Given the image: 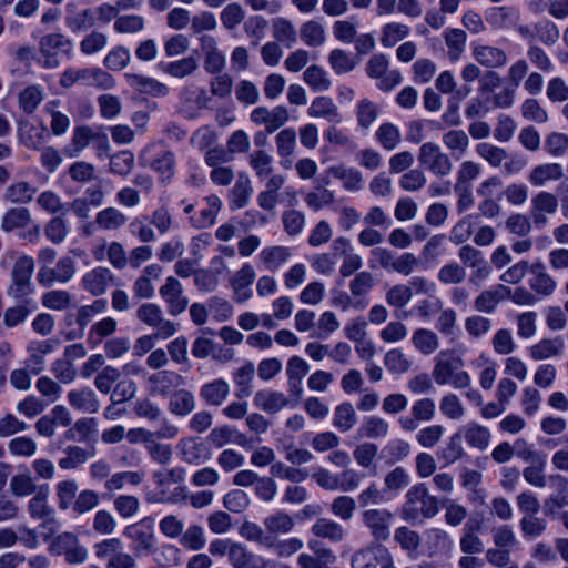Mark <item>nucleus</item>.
<instances>
[{
	"mask_svg": "<svg viewBox=\"0 0 568 568\" xmlns=\"http://www.w3.org/2000/svg\"><path fill=\"white\" fill-rule=\"evenodd\" d=\"M203 48L206 50L204 67L209 73L215 74L222 72L225 68V55L216 48L213 37H202Z\"/></svg>",
	"mask_w": 568,
	"mask_h": 568,
	"instance_id": "nucleus-40",
	"label": "nucleus"
},
{
	"mask_svg": "<svg viewBox=\"0 0 568 568\" xmlns=\"http://www.w3.org/2000/svg\"><path fill=\"white\" fill-rule=\"evenodd\" d=\"M44 99V90L40 84L24 88L18 95L20 109L28 114L33 113Z\"/></svg>",
	"mask_w": 568,
	"mask_h": 568,
	"instance_id": "nucleus-51",
	"label": "nucleus"
},
{
	"mask_svg": "<svg viewBox=\"0 0 568 568\" xmlns=\"http://www.w3.org/2000/svg\"><path fill=\"white\" fill-rule=\"evenodd\" d=\"M393 514L386 509H368L363 513V523L377 541H385L390 536Z\"/></svg>",
	"mask_w": 568,
	"mask_h": 568,
	"instance_id": "nucleus-14",
	"label": "nucleus"
},
{
	"mask_svg": "<svg viewBox=\"0 0 568 568\" xmlns=\"http://www.w3.org/2000/svg\"><path fill=\"white\" fill-rule=\"evenodd\" d=\"M555 493L545 500V514L554 515L558 509L568 506V479L560 474L549 476Z\"/></svg>",
	"mask_w": 568,
	"mask_h": 568,
	"instance_id": "nucleus-25",
	"label": "nucleus"
},
{
	"mask_svg": "<svg viewBox=\"0 0 568 568\" xmlns=\"http://www.w3.org/2000/svg\"><path fill=\"white\" fill-rule=\"evenodd\" d=\"M254 372L255 367L252 362H247L234 372L233 381L237 386V390L235 392L237 398H245L251 395V383L254 377Z\"/></svg>",
	"mask_w": 568,
	"mask_h": 568,
	"instance_id": "nucleus-61",
	"label": "nucleus"
},
{
	"mask_svg": "<svg viewBox=\"0 0 568 568\" xmlns=\"http://www.w3.org/2000/svg\"><path fill=\"white\" fill-rule=\"evenodd\" d=\"M194 275V283L203 292H212L219 283L217 275L209 270H195L193 262L180 261V276Z\"/></svg>",
	"mask_w": 568,
	"mask_h": 568,
	"instance_id": "nucleus-31",
	"label": "nucleus"
},
{
	"mask_svg": "<svg viewBox=\"0 0 568 568\" xmlns=\"http://www.w3.org/2000/svg\"><path fill=\"white\" fill-rule=\"evenodd\" d=\"M57 342L53 339L32 341L27 346L28 358L24 364L33 374L39 375L45 367V356L53 353Z\"/></svg>",
	"mask_w": 568,
	"mask_h": 568,
	"instance_id": "nucleus-17",
	"label": "nucleus"
},
{
	"mask_svg": "<svg viewBox=\"0 0 568 568\" xmlns=\"http://www.w3.org/2000/svg\"><path fill=\"white\" fill-rule=\"evenodd\" d=\"M453 545V539L444 529L430 528L425 531V547L429 556L449 554Z\"/></svg>",
	"mask_w": 568,
	"mask_h": 568,
	"instance_id": "nucleus-32",
	"label": "nucleus"
},
{
	"mask_svg": "<svg viewBox=\"0 0 568 568\" xmlns=\"http://www.w3.org/2000/svg\"><path fill=\"white\" fill-rule=\"evenodd\" d=\"M176 382L178 376L171 371H161L149 377L151 392L164 397L175 394Z\"/></svg>",
	"mask_w": 568,
	"mask_h": 568,
	"instance_id": "nucleus-38",
	"label": "nucleus"
},
{
	"mask_svg": "<svg viewBox=\"0 0 568 568\" xmlns=\"http://www.w3.org/2000/svg\"><path fill=\"white\" fill-rule=\"evenodd\" d=\"M417 160L419 165L437 178L448 176L453 172V162L447 153L435 142L420 145Z\"/></svg>",
	"mask_w": 568,
	"mask_h": 568,
	"instance_id": "nucleus-6",
	"label": "nucleus"
},
{
	"mask_svg": "<svg viewBox=\"0 0 568 568\" xmlns=\"http://www.w3.org/2000/svg\"><path fill=\"white\" fill-rule=\"evenodd\" d=\"M375 139L383 146V149L393 151L399 145L402 141V134L395 124L386 122L381 124L376 130Z\"/></svg>",
	"mask_w": 568,
	"mask_h": 568,
	"instance_id": "nucleus-64",
	"label": "nucleus"
},
{
	"mask_svg": "<svg viewBox=\"0 0 568 568\" xmlns=\"http://www.w3.org/2000/svg\"><path fill=\"white\" fill-rule=\"evenodd\" d=\"M37 193V189L29 182L19 181L10 184L4 193L3 200L13 204H28Z\"/></svg>",
	"mask_w": 568,
	"mask_h": 568,
	"instance_id": "nucleus-45",
	"label": "nucleus"
},
{
	"mask_svg": "<svg viewBox=\"0 0 568 568\" xmlns=\"http://www.w3.org/2000/svg\"><path fill=\"white\" fill-rule=\"evenodd\" d=\"M253 193L251 180L246 174H239L233 187L230 190V209L235 211L244 207Z\"/></svg>",
	"mask_w": 568,
	"mask_h": 568,
	"instance_id": "nucleus-39",
	"label": "nucleus"
},
{
	"mask_svg": "<svg viewBox=\"0 0 568 568\" xmlns=\"http://www.w3.org/2000/svg\"><path fill=\"white\" fill-rule=\"evenodd\" d=\"M564 344L560 338H542L529 348L531 358L544 361L561 354Z\"/></svg>",
	"mask_w": 568,
	"mask_h": 568,
	"instance_id": "nucleus-54",
	"label": "nucleus"
},
{
	"mask_svg": "<svg viewBox=\"0 0 568 568\" xmlns=\"http://www.w3.org/2000/svg\"><path fill=\"white\" fill-rule=\"evenodd\" d=\"M445 43L448 48L447 55L452 62H456L465 51L467 34L462 29H447L444 32Z\"/></svg>",
	"mask_w": 568,
	"mask_h": 568,
	"instance_id": "nucleus-56",
	"label": "nucleus"
},
{
	"mask_svg": "<svg viewBox=\"0 0 568 568\" xmlns=\"http://www.w3.org/2000/svg\"><path fill=\"white\" fill-rule=\"evenodd\" d=\"M291 256V248L282 245L266 246L258 254V258L270 272L280 270Z\"/></svg>",
	"mask_w": 568,
	"mask_h": 568,
	"instance_id": "nucleus-34",
	"label": "nucleus"
},
{
	"mask_svg": "<svg viewBox=\"0 0 568 568\" xmlns=\"http://www.w3.org/2000/svg\"><path fill=\"white\" fill-rule=\"evenodd\" d=\"M75 262L70 256H62L53 267L41 265L37 280L43 287H50L54 283L65 284L75 275Z\"/></svg>",
	"mask_w": 568,
	"mask_h": 568,
	"instance_id": "nucleus-10",
	"label": "nucleus"
},
{
	"mask_svg": "<svg viewBox=\"0 0 568 568\" xmlns=\"http://www.w3.org/2000/svg\"><path fill=\"white\" fill-rule=\"evenodd\" d=\"M40 62L47 69H54L60 64L58 53H70L72 41L62 33H50L40 40Z\"/></svg>",
	"mask_w": 568,
	"mask_h": 568,
	"instance_id": "nucleus-9",
	"label": "nucleus"
},
{
	"mask_svg": "<svg viewBox=\"0 0 568 568\" xmlns=\"http://www.w3.org/2000/svg\"><path fill=\"white\" fill-rule=\"evenodd\" d=\"M530 277L528 284L530 290L540 297H548L554 294L557 282L546 271L545 265L541 262H537L529 267Z\"/></svg>",
	"mask_w": 568,
	"mask_h": 568,
	"instance_id": "nucleus-21",
	"label": "nucleus"
},
{
	"mask_svg": "<svg viewBox=\"0 0 568 568\" xmlns=\"http://www.w3.org/2000/svg\"><path fill=\"white\" fill-rule=\"evenodd\" d=\"M462 438L464 437L467 445L480 452L485 450L490 443V430L475 422H470L459 429Z\"/></svg>",
	"mask_w": 568,
	"mask_h": 568,
	"instance_id": "nucleus-33",
	"label": "nucleus"
},
{
	"mask_svg": "<svg viewBox=\"0 0 568 568\" xmlns=\"http://www.w3.org/2000/svg\"><path fill=\"white\" fill-rule=\"evenodd\" d=\"M253 403L255 407L267 414H276L291 404L285 394L270 389H262L256 392L253 398Z\"/></svg>",
	"mask_w": 568,
	"mask_h": 568,
	"instance_id": "nucleus-29",
	"label": "nucleus"
},
{
	"mask_svg": "<svg viewBox=\"0 0 568 568\" xmlns=\"http://www.w3.org/2000/svg\"><path fill=\"white\" fill-rule=\"evenodd\" d=\"M229 562L233 568H273L274 561L252 552L244 544L231 545Z\"/></svg>",
	"mask_w": 568,
	"mask_h": 568,
	"instance_id": "nucleus-11",
	"label": "nucleus"
},
{
	"mask_svg": "<svg viewBox=\"0 0 568 568\" xmlns=\"http://www.w3.org/2000/svg\"><path fill=\"white\" fill-rule=\"evenodd\" d=\"M129 84L141 93L153 95H165L168 88L153 78H148L141 74H125Z\"/></svg>",
	"mask_w": 568,
	"mask_h": 568,
	"instance_id": "nucleus-55",
	"label": "nucleus"
},
{
	"mask_svg": "<svg viewBox=\"0 0 568 568\" xmlns=\"http://www.w3.org/2000/svg\"><path fill=\"white\" fill-rule=\"evenodd\" d=\"M59 83L64 89L72 88L75 84L94 87L100 90H110L115 87L113 75L98 67L67 68L61 73Z\"/></svg>",
	"mask_w": 568,
	"mask_h": 568,
	"instance_id": "nucleus-3",
	"label": "nucleus"
},
{
	"mask_svg": "<svg viewBox=\"0 0 568 568\" xmlns=\"http://www.w3.org/2000/svg\"><path fill=\"white\" fill-rule=\"evenodd\" d=\"M471 52L476 62L488 69L503 68L508 61L503 49L489 44H473Z\"/></svg>",
	"mask_w": 568,
	"mask_h": 568,
	"instance_id": "nucleus-24",
	"label": "nucleus"
},
{
	"mask_svg": "<svg viewBox=\"0 0 568 568\" xmlns=\"http://www.w3.org/2000/svg\"><path fill=\"white\" fill-rule=\"evenodd\" d=\"M381 113L377 103L368 98L361 99L355 108L357 125L361 130L367 131L376 122Z\"/></svg>",
	"mask_w": 568,
	"mask_h": 568,
	"instance_id": "nucleus-41",
	"label": "nucleus"
},
{
	"mask_svg": "<svg viewBox=\"0 0 568 568\" xmlns=\"http://www.w3.org/2000/svg\"><path fill=\"white\" fill-rule=\"evenodd\" d=\"M139 162L152 169L162 184L171 183L175 175V153L162 142L145 146L139 155Z\"/></svg>",
	"mask_w": 568,
	"mask_h": 568,
	"instance_id": "nucleus-2",
	"label": "nucleus"
},
{
	"mask_svg": "<svg viewBox=\"0 0 568 568\" xmlns=\"http://www.w3.org/2000/svg\"><path fill=\"white\" fill-rule=\"evenodd\" d=\"M389 432V424L379 416H367L363 419L358 434L369 439L385 438Z\"/></svg>",
	"mask_w": 568,
	"mask_h": 568,
	"instance_id": "nucleus-53",
	"label": "nucleus"
},
{
	"mask_svg": "<svg viewBox=\"0 0 568 568\" xmlns=\"http://www.w3.org/2000/svg\"><path fill=\"white\" fill-rule=\"evenodd\" d=\"M183 459L190 464H202L207 460V449L201 438H186L182 442Z\"/></svg>",
	"mask_w": 568,
	"mask_h": 568,
	"instance_id": "nucleus-58",
	"label": "nucleus"
},
{
	"mask_svg": "<svg viewBox=\"0 0 568 568\" xmlns=\"http://www.w3.org/2000/svg\"><path fill=\"white\" fill-rule=\"evenodd\" d=\"M303 80L314 92H325L332 85L327 72L316 64L306 68L303 72Z\"/></svg>",
	"mask_w": 568,
	"mask_h": 568,
	"instance_id": "nucleus-57",
	"label": "nucleus"
},
{
	"mask_svg": "<svg viewBox=\"0 0 568 568\" xmlns=\"http://www.w3.org/2000/svg\"><path fill=\"white\" fill-rule=\"evenodd\" d=\"M118 329V322L110 316L92 324L88 332V343L93 347L100 345L104 338L113 335Z\"/></svg>",
	"mask_w": 568,
	"mask_h": 568,
	"instance_id": "nucleus-48",
	"label": "nucleus"
},
{
	"mask_svg": "<svg viewBox=\"0 0 568 568\" xmlns=\"http://www.w3.org/2000/svg\"><path fill=\"white\" fill-rule=\"evenodd\" d=\"M64 22L73 33L87 31L95 26V11L92 8L80 9L75 2L70 1L65 6Z\"/></svg>",
	"mask_w": 568,
	"mask_h": 568,
	"instance_id": "nucleus-16",
	"label": "nucleus"
},
{
	"mask_svg": "<svg viewBox=\"0 0 568 568\" xmlns=\"http://www.w3.org/2000/svg\"><path fill=\"white\" fill-rule=\"evenodd\" d=\"M311 532L316 538L326 539L332 544H339L346 537L345 528L337 521L322 517L311 527Z\"/></svg>",
	"mask_w": 568,
	"mask_h": 568,
	"instance_id": "nucleus-30",
	"label": "nucleus"
},
{
	"mask_svg": "<svg viewBox=\"0 0 568 568\" xmlns=\"http://www.w3.org/2000/svg\"><path fill=\"white\" fill-rule=\"evenodd\" d=\"M50 551L62 556L69 565H82L89 558L88 548L80 541L79 537L70 531L59 534L50 544Z\"/></svg>",
	"mask_w": 568,
	"mask_h": 568,
	"instance_id": "nucleus-5",
	"label": "nucleus"
},
{
	"mask_svg": "<svg viewBox=\"0 0 568 568\" xmlns=\"http://www.w3.org/2000/svg\"><path fill=\"white\" fill-rule=\"evenodd\" d=\"M412 344L424 355L435 353L439 347L437 334L428 328H417L412 335Z\"/></svg>",
	"mask_w": 568,
	"mask_h": 568,
	"instance_id": "nucleus-52",
	"label": "nucleus"
},
{
	"mask_svg": "<svg viewBox=\"0 0 568 568\" xmlns=\"http://www.w3.org/2000/svg\"><path fill=\"white\" fill-rule=\"evenodd\" d=\"M465 455V449L462 445V435L460 433L453 434L446 445L442 447L437 452V457L439 462L444 464V466L452 465L457 460L462 459Z\"/></svg>",
	"mask_w": 568,
	"mask_h": 568,
	"instance_id": "nucleus-50",
	"label": "nucleus"
},
{
	"mask_svg": "<svg viewBox=\"0 0 568 568\" xmlns=\"http://www.w3.org/2000/svg\"><path fill=\"white\" fill-rule=\"evenodd\" d=\"M388 552V548L382 544L372 542L353 554L351 566L352 568H377L382 562L387 561Z\"/></svg>",
	"mask_w": 568,
	"mask_h": 568,
	"instance_id": "nucleus-15",
	"label": "nucleus"
},
{
	"mask_svg": "<svg viewBox=\"0 0 568 568\" xmlns=\"http://www.w3.org/2000/svg\"><path fill=\"white\" fill-rule=\"evenodd\" d=\"M333 175L338 179L343 187L349 192H357L363 187V175L355 168L334 166L331 169Z\"/></svg>",
	"mask_w": 568,
	"mask_h": 568,
	"instance_id": "nucleus-59",
	"label": "nucleus"
},
{
	"mask_svg": "<svg viewBox=\"0 0 568 568\" xmlns=\"http://www.w3.org/2000/svg\"><path fill=\"white\" fill-rule=\"evenodd\" d=\"M209 439L215 447H223L226 444H236L243 447L247 445L246 435L230 425L213 428Z\"/></svg>",
	"mask_w": 568,
	"mask_h": 568,
	"instance_id": "nucleus-36",
	"label": "nucleus"
},
{
	"mask_svg": "<svg viewBox=\"0 0 568 568\" xmlns=\"http://www.w3.org/2000/svg\"><path fill=\"white\" fill-rule=\"evenodd\" d=\"M32 224L31 211L26 206H12L8 209L0 220V229L4 233L17 230H26Z\"/></svg>",
	"mask_w": 568,
	"mask_h": 568,
	"instance_id": "nucleus-27",
	"label": "nucleus"
},
{
	"mask_svg": "<svg viewBox=\"0 0 568 568\" xmlns=\"http://www.w3.org/2000/svg\"><path fill=\"white\" fill-rule=\"evenodd\" d=\"M45 128L43 125L23 122L18 126L19 141L29 149H39L44 142Z\"/></svg>",
	"mask_w": 568,
	"mask_h": 568,
	"instance_id": "nucleus-44",
	"label": "nucleus"
},
{
	"mask_svg": "<svg viewBox=\"0 0 568 568\" xmlns=\"http://www.w3.org/2000/svg\"><path fill=\"white\" fill-rule=\"evenodd\" d=\"M263 525L271 535H286L294 529L295 523L290 514L278 510L265 517Z\"/></svg>",
	"mask_w": 568,
	"mask_h": 568,
	"instance_id": "nucleus-46",
	"label": "nucleus"
},
{
	"mask_svg": "<svg viewBox=\"0 0 568 568\" xmlns=\"http://www.w3.org/2000/svg\"><path fill=\"white\" fill-rule=\"evenodd\" d=\"M34 266V260L30 255L23 254L16 260L11 271V283L7 290L10 297L22 301L34 293L36 286L32 282Z\"/></svg>",
	"mask_w": 568,
	"mask_h": 568,
	"instance_id": "nucleus-4",
	"label": "nucleus"
},
{
	"mask_svg": "<svg viewBox=\"0 0 568 568\" xmlns=\"http://www.w3.org/2000/svg\"><path fill=\"white\" fill-rule=\"evenodd\" d=\"M156 499L160 501H174L178 496V475L174 468L161 469L154 473Z\"/></svg>",
	"mask_w": 568,
	"mask_h": 568,
	"instance_id": "nucleus-23",
	"label": "nucleus"
},
{
	"mask_svg": "<svg viewBox=\"0 0 568 568\" xmlns=\"http://www.w3.org/2000/svg\"><path fill=\"white\" fill-rule=\"evenodd\" d=\"M95 455V449L83 448L80 446H68L64 449V456L59 459V467L64 470L75 469L79 466L85 464L90 458Z\"/></svg>",
	"mask_w": 568,
	"mask_h": 568,
	"instance_id": "nucleus-37",
	"label": "nucleus"
},
{
	"mask_svg": "<svg viewBox=\"0 0 568 568\" xmlns=\"http://www.w3.org/2000/svg\"><path fill=\"white\" fill-rule=\"evenodd\" d=\"M58 506L61 510H70L79 494V486L74 479L59 481L55 486Z\"/></svg>",
	"mask_w": 568,
	"mask_h": 568,
	"instance_id": "nucleus-63",
	"label": "nucleus"
},
{
	"mask_svg": "<svg viewBox=\"0 0 568 568\" xmlns=\"http://www.w3.org/2000/svg\"><path fill=\"white\" fill-rule=\"evenodd\" d=\"M114 280V274L108 267L97 266L81 277V286L93 296L103 295Z\"/></svg>",
	"mask_w": 568,
	"mask_h": 568,
	"instance_id": "nucleus-18",
	"label": "nucleus"
},
{
	"mask_svg": "<svg viewBox=\"0 0 568 568\" xmlns=\"http://www.w3.org/2000/svg\"><path fill=\"white\" fill-rule=\"evenodd\" d=\"M72 408L84 414H94L100 409L97 394L90 387L71 389L67 395Z\"/></svg>",
	"mask_w": 568,
	"mask_h": 568,
	"instance_id": "nucleus-28",
	"label": "nucleus"
},
{
	"mask_svg": "<svg viewBox=\"0 0 568 568\" xmlns=\"http://www.w3.org/2000/svg\"><path fill=\"white\" fill-rule=\"evenodd\" d=\"M409 454V443L400 438L390 439L382 449V458L387 464H397L407 458Z\"/></svg>",
	"mask_w": 568,
	"mask_h": 568,
	"instance_id": "nucleus-62",
	"label": "nucleus"
},
{
	"mask_svg": "<svg viewBox=\"0 0 568 568\" xmlns=\"http://www.w3.org/2000/svg\"><path fill=\"white\" fill-rule=\"evenodd\" d=\"M438 510V499L428 493L425 484H417L406 493L400 516L405 521L415 524L435 517Z\"/></svg>",
	"mask_w": 568,
	"mask_h": 568,
	"instance_id": "nucleus-1",
	"label": "nucleus"
},
{
	"mask_svg": "<svg viewBox=\"0 0 568 568\" xmlns=\"http://www.w3.org/2000/svg\"><path fill=\"white\" fill-rule=\"evenodd\" d=\"M307 115L313 119H324L328 123L339 124L343 122V115L328 95H320L313 99L307 109Z\"/></svg>",
	"mask_w": 568,
	"mask_h": 568,
	"instance_id": "nucleus-22",
	"label": "nucleus"
},
{
	"mask_svg": "<svg viewBox=\"0 0 568 568\" xmlns=\"http://www.w3.org/2000/svg\"><path fill=\"white\" fill-rule=\"evenodd\" d=\"M126 222V215L113 206L105 207L95 215V223L101 230L115 231L124 226Z\"/></svg>",
	"mask_w": 568,
	"mask_h": 568,
	"instance_id": "nucleus-49",
	"label": "nucleus"
},
{
	"mask_svg": "<svg viewBox=\"0 0 568 568\" xmlns=\"http://www.w3.org/2000/svg\"><path fill=\"white\" fill-rule=\"evenodd\" d=\"M124 536L135 544V550H150L154 546L153 526L148 518L125 527Z\"/></svg>",
	"mask_w": 568,
	"mask_h": 568,
	"instance_id": "nucleus-26",
	"label": "nucleus"
},
{
	"mask_svg": "<svg viewBox=\"0 0 568 568\" xmlns=\"http://www.w3.org/2000/svg\"><path fill=\"white\" fill-rule=\"evenodd\" d=\"M389 61L386 54H374L366 64V74L375 79L376 85L382 91H390L403 81L398 70L388 69Z\"/></svg>",
	"mask_w": 568,
	"mask_h": 568,
	"instance_id": "nucleus-8",
	"label": "nucleus"
},
{
	"mask_svg": "<svg viewBox=\"0 0 568 568\" xmlns=\"http://www.w3.org/2000/svg\"><path fill=\"white\" fill-rule=\"evenodd\" d=\"M463 365L464 362L460 357L453 356L446 351L439 352L435 357V365L432 372L435 383L437 385L448 384Z\"/></svg>",
	"mask_w": 568,
	"mask_h": 568,
	"instance_id": "nucleus-19",
	"label": "nucleus"
},
{
	"mask_svg": "<svg viewBox=\"0 0 568 568\" xmlns=\"http://www.w3.org/2000/svg\"><path fill=\"white\" fill-rule=\"evenodd\" d=\"M230 394V385L223 378L214 379L211 383H206L200 390L201 397L213 406H220L226 399Z\"/></svg>",
	"mask_w": 568,
	"mask_h": 568,
	"instance_id": "nucleus-42",
	"label": "nucleus"
},
{
	"mask_svg": "<svg viewBox=\"0 0 568 568\" xmlns=\"http://www.w3.org/2000/svg\"><path fill=\"white\" fill-rule=\"evenodd\" d=\"M301 40L308 47H321L326 41L325 29L316 20L304 22L300 29Z\"/></svg>",
	"mask_w": 568,
	"mask_h": 568,
	"instance_id": "nucleus-60",
	"label": "nucleus"
},
{
	"mask_svg": "<svg viewBox=\"0 0 568 568\" xmlns=\"http://www.w3.org/2000/svg\"><path fill=\"white\" fill-rule=\"evenodd\" d=\"M557 209V196L550 192L540 191L531 199L529 215L537 227H542L548 222L547 215L555 214Z\"/></svg>",
	"mask_w": 568,
	"mask_h": 568,
	"instance_id": "nucleus-13",
	"label": "nucleus"
},
{
	"mask_svg": "<svg viewBox=\"0 0 568 568\" xmlns=\"http://www.w3.org/2000/svg\"><path fill=\"white\" fill-rule=\"evenodd\" d=\"M564 176V168L559 163H544L535 166L529 175L528 181L534 186H544L550 181H558Z\"/></svg>",
	"mask_w": 568,
	"mask_h": 568,
	"instance_id": "nucleus-35",
	"label": "nucleus"
},
{
	"mask_svg": "<svg viewBox=\"0 0 568 568\" xmlns=\"http://www.w3.org/2000/svg\"><path fill=\"white\" fill-rule=\"evenodd\" d=\"M519 529L525 540H535L546 532L547 520L539 517L538 514H529L520 518Z\"/></svg>",
	"mask_w": 568,
	"mask_h": 568,
	"instance_id": "nucleus-47",
	"label": "nucleus"
},
{
	"mask_svg": "<svg viewBox=\"0 0 568 568\" xmlns=\"http://www.w3.org/2000/svg\"><path fill=\"white\" fill-rule=\"evenodd\" d=\"M509 286L497 284L480 291L474 298L473 307L479 314H494L499 304L508 298Z\"/></svg>",
	"mask_w": 568,
	"mask_h": 568,
	"instance_id": "nucleus-12",
	"label": "nucleus"
},
{
	"mask_svg": "<svg viewBox=\"0 0 568 568\" xmlns=\"http://www.w3.org/2000/svg\"><path fill=\"white\" fill-rule=\"evenodd\" d=\"M442 142L450 154L456 158H463L469 148V138L464 130H449L442 136Z\"/></svg>",
	"mask_w": 568,
	"mask_h": 568,
	"instance_id": "nucleus-43",
	"label": "nucleus"
},
{
	"mask_svg": "<svg viewBox=\"0 0 568 568\" xmlns=\"http://www.w3.org/2000/svg\"><path fill=\"white\" fill-rule=\"evenodd\" d=\"M94 554L99 559H106V568H136L135 558L125 552L119 538H108L94 545Z\"/></svg>",
	"mask_w": 568,
	"mask_h": 568,
	"instance_id": "nucleus-7",
	"label": "nucleus"
},
{
	"mask_svg": "<svg viewBox=\"0 0 568 568\" xmlns=\"http://www.w3.org/2000/svg\"><path fill=\"white\" fill-rule=\"evenodd\" d=\"M256 277L254 267L245 263L230 280L231 287L234 293V301L237 303H244L250 300L253 295L251 285Z\"/></svg>",
	"mask_w": 568,
	"mask_h": 568,
	"instance_id": "nucleus-20",
	"label": "nucleus"
}]
</instances>
